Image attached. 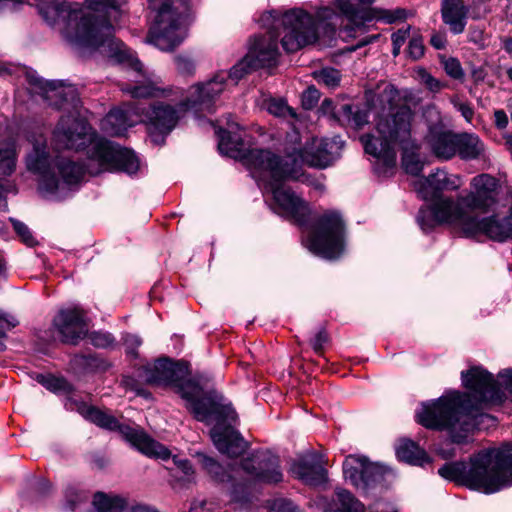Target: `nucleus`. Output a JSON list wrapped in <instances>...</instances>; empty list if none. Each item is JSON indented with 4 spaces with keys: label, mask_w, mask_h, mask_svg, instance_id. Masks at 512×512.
Masks as SVG:
<instances>
[{
    "label": "nucleus",
    "mask_w": 512,
    "mask_h": 512,
    "mask_svg": "<svg viewBox=\"0 0 512 512\" xmlns=\"http://www.w3.org/2000/svg\"><path fill=\"white\" fill-rule=\"evenodd\" d=\"M32 149L25 158L27 169L39 177V191L46 197L63 199L82 182L85 172L104 171L134 174L139 160L133 151L97 136L88 123L73 114L62 116L53 131L55 149L86 150L89 163H80L51 151L42 135L31 140Z\"/></svg>",
    "instance_id": "nucleus-1"
},
{
    "label": "nucleus",
    "mask_w": 512,
    "mask_h": 512,
    "mask_svg": "<svg viewBox=\"0 0 512 512\" xmlns=\"http://www.w3.org/2000/svg\"><path fill=\"white\" fill-rule=\"evenodd\" d=\"M461 379L469 392L447 391L437 400L423 403L416 418L426 428L446 431L452 443L465 445L470 442L478 419L494 421L482 410L488 404L501 403L504 394L493 375L482 367L463 371Z\"/></svg>",
    "instance_id": "nucleus-2"
},
{
    "label": "nucleus",
    "mask_w": 512,
    "mask_h": 512,
    "mask_svg": "<svg viewBox=\"0 0 512 512\" xmlns=\"http://www.w3.org/2000/svg\"><path fill=\"white\" fill-rule=\"evenodd\" d=\"M339 19L340 15L329 7L320 8L316 20L301 9H291L281 16L276 11L264 13L259 22L267 33L254 38L247 55L231 68L226 77L237 84L250 70L274 65L279 55L277 38L281 34L283 49L296 52L315 43L320 33L332 36Z\"/></svg>",
    "instance_id": "nucleus-3"
},
{
    "label": "nucleus",
    "mask_w": 512,
    "mask_h": 512,
    "mask_svg": "<svg viewBox=\"0 0 512 512\" xmlns=\"http://www.w3.org/2000/svg\"><path fill=\"white\" fill-rule=\"evenodd\" d=\"M38 10L45 22L57 29L78 52L99 51L113 63L141 72L142 64L114 36V27L107 18L85 11L79 3L57 0H40Z\"/></svg>",
    "instance_id": "nucleus-4"
},
{
    "label": "nucleus",
    "mask_w": 512,
    "mask_h": 512,
    "mask_svg": "<svg viewBox=\"0 0 512 512\" xmlns=\"http://www.w3.org/2000/svg\"><path fill=\"white\" fill-rule=\"evenodd\" d=\"M186 376V366L164 358L146 368L145 378L150 384L174 387L197 420L214 423L210 436L216 448H249L253 445L252 440L245 439L231 425H225L226 421L236 417L231 403L216 391L204 395L201 386Z\"/></svg>",
    "instance_id": "nucleus-5"
},
{
    "label": "nucleus",
    "mask_w": 512,
    "mask_h": 512,
    "mask_svg": "<svg viewBox=\"0 0 512 512\" xmlns=\"http://www.w3.org/2000/svg\"><path fill=\"white\" fill-rule=\"evenodd\" d=\"M377 100L383 112L376 120V135H363L361 141L365 152L382 164L383 172L393 169L396 164L397 148L406 149L412 140L414 113L407 105H399L398 90L385 85Z\"/></svg>",
    "instance_id": "nucleus-6"
},
{
    "label": "nucleus",
    "mask_w": 512,
    "mask_h": 512,
    "mask_svg": "<svg viewBox=\"0 0 512 512\" xmlns=\"http://www.w3.org/2000/svg\"><path fill=\"white\" fill-rule=\"evenodd\" d=\"M438 473L486 494L495 493L512 486V450H479L469 463L449 462Z\"/></svg>",
    "instance_id": "nucleus-7"
},
{
    "label": "nucleus",
    "mask_w": 512,
    "mask_h": 512,
    "mask_svg": "<svg viewBox=\"0 0 512 512\" xmlns=\"http://www.w3.org/2000/svg\"><path fill=\"white\" fill-rule=\"evenodd\" d=\"M229 131L220 129L218 131L220 153L231 157L241 158L243 164L250 170L253 178L263 186L275 185L279 181L299 180L302 176L298 161L293 154L281 158L268 149H250L242 153L239 137L233 136L232 131L238 124L228 122Z\"/></svg>",
    "instance_id": "nucleus-8"
},
{
    "label": "nucleus",
    "mask_w": 512,
    "mask_h": 512,
    "mask_svg": "<svg viewBox=\"0 0 512 512\" xmlns=\"http://www.w3.org/2000/svg\"><path fill=\"white\" fill-rule=\"evenodd\" d=\"M499 188L497 178L487 173L479 174L471 179L466 195H458L456 200L441 198L435 207L436 217L458 226L466 222V218L476 217L475 211L488 212L497 203Z\"/></svg>",
    "instance_id": "nucleus-9"
},
{
    "label": "nucleus",
    "mask_w": 512,
    "mask_h": 512,
    "mask_svg": "<svg viewBox=\"0 0 512 512\" xmlns=\"http://www.w3.org/2000/svg\"><path fill=\"white\" fill-rule=\"evenodd\" d=\"M156 11L146 42L162 51H171L187 36L189 0H148Z\"/></svg>",
    "instance_id": "nucleus-10"
},
{
    "label": "nucleus",
    "mask_w": 512,
    "mask_h": 512,
    "mask_svg": "<svg viewBox=\"0 0 512 512\" xmlns=\"http://www.w3.org/2000/svg\"><path fill=\"white\" fill-rule=\"evenodd\" d=\"M462 185L461 176L449 174L441 169L414 182V188L418 195L425 201L432 202L430 206L422 207L418 212L417 222L423 231H428L438 224H448L446 220L437 219L435 207L441 198H450L443 195L444 191H456Z\"/></svg>",
    "instance_id": "nucleus-11"
},
{
    "label": "nucleus",
    "mask_w": 512,
    "mask_h": 512,
    "mask_svg": "<svg viewBox=\"0 0 512 512\" xmlns=\"http://www.w3.org/2000/svg\"><path fill=\"white\" fill-rule=\"evenodd\" d=\"M344 222L335 211L323 213L311 235L306 240L307 248L315 255L326 258H338L344 250Z\"/></svg>",
    "instance_id": "nucleus-12"
},
{
    "label": "nucleus",
    "mask_w": 512,
    "mask_h": 512,
    "mask_svg": "<svg viewBox=\"0 0 512 512\" xmlns=\"http://www.w3.org/2000/svg\"><path fill=\"white\" fill-rule=\"evenodd\" d=\"M188 106V101L156 102L148 110L140 107L139 120L146 123L152 142L160 145L185 116Z\"/></svg>",
    "instance_id": "nucleus-13"
},
{
    "label": "nucleus",
    "mask_w": 512,
    "mask_h": 512,
    "mask_svg": "<svg viewBox=\"0 0 512 512\" xmlns=\"http://www.w3.org/2000/svg\"><path fill=\"white\" fill-rule=\"evenodd\" d=\"M81 415L100 428L117 431L135 448H157L154 440L139 426L121 424L109 410H102L94 406H82Z\"/></svg>",
    "instance_id": "nucleus-14"
},
{
    "label": "nucleus",
    "mask_w": 512,
    "mask_h": 512,
    "mask_svg": "<svg viewBox=\"0 0 512 512\" xmlns=\"http://www.w3.org/2000/svg\"><path fill=\"white\" fill-rule=\"evenodd\" d=\"M343 473L355 487L365 490L383 482L386 476L392 474V470L385 465L369 462L360 454H351L343 462Z\"/></svg>",
    "instance_id": "nucleus-15"
},
{
    "label": "nucleus",
    "mask_w": 512,
    "mask_h": 512,
    "mask_svg": "<svg viewBox=\"0 0 512 512\" xmlns=\"http://www.w3.org/2000/svg\"><path fill=\"white\" fill-rule=\"evenodd\" d=\"M466 219V222H463L457 227H459L467 237L485 235L491 240L498 242H504L508 239H512V207L510 214L504 218L492 215L482 218L476 216Z\"/></svg>",
    "instance_id": "nucleus-16"
},
{
    "label": "nucleus",
    "mask_w": 512,
    "mask_h": 512,
    "mask_svg": "<svg viewBox=\"0 0 512 512\" xmlns=\"http://www.w3.org/2000/svg\"><path fill=\"white\" fill-rule=\"evenodd\" d=\"M342 147L343 142L339 137L332 139L313 138L303 149L294 151L293 156L297 159L300 168L301 164L326 168L340 156Z\"/></svg>",
    "instance_id": "nucleus-17"
},
{
    "label": "nucleus",
    "mask_w": 512,
    "mask_h": 512,
    "mask_svg": "<svg viewBox=\"0 0 512 512\" xmlns=\"http://www.w3.org/2000/svg\"><path fill=\"white\" fill-rule=\"evenodd\" d=\"M240 468L251 477L267 483L282 480L278 460L260 450H242Z\"/></svg>",
    "instance_id": "nucleus-18"
},
{
    "label": "nucleus",
    "mask_w": 512,
    "mask_h": 512,
    "mask_svg": "<svg viewBox=\"0 0 512 512\" xmlns=\"http://www.w3.org/2000/svg\"><path fill=\"white\" fill-rule=\"evenodd\" d=\"M285 181H279L275 185H269L264 190L271 193L274 200V209L277 213L294 219L297 223L303 224L308 214V206L303 199L296 195Z\"/></svg>",
    "instance_id": "nucleus-19"
},
{
    "label": "nucleus",
    "mask_w": 512,
    "mask_h": 512,
    "mask_svg": "<svg viewBox=\"0 0 512 512\" xmlns=\"http://www.w3.org/2000/svg\"><path fill=\"white\" fill-rule=\"evenodd\" d=\"M53 325L61 341L68 344H77L88 333L85 312L76 306L60 310L53 320Z\"/></svg>",
    "instance_id": "nucleus-20"
},
{
    "label": "nucleus",
    "mask_w": 512,
    "mask_h": 512,
    "mask_svg": "<svg viewBox=\"0 0 512 512\" xmlns=\"http://www.w3.org/2000/svg\"><path fill=\"white\" fill-rule=\"evenodd\" d=\"M327 464L324 454L311 452L293 461L290 472L306 484L319 485L326 481Z\"/></svg>",
    "instance_id": "nucleus-21"
},
{
    "label": "nucleus",
    "mask_w": 512,
    "mask_h": 512,
    "mask_svg": "<svg viewBox=\"0 0 512 512\" xmlns=\"http://www.w3.org/2000/svg\"><path fill=\"white\" fill-rule=\"evenodd\" d=\"M30 83L40 90L44 100L49 105L57 108L75 107L76 89L62 82L46 81L41 78L31 77Z\"/></svg>",
    "instance_id": "nucleus-22"
},
{
    "label": "nucleus",
    "mask_w": 512,
    "mask_h": 512,
    "mask_svg": "<svg viewBox=\"0 0 512 512\" xmlns=\"http://www.w3.org/2000/svg\"><path fill=\"white\" fill-rule=\"evenodd\" d=\"M198 461L203 469L209 473L212 478L218 482H232L230 496L232 501L244 503L248 500V485L246 482H234V477L213 457L204 452L197 453Z\"/></svg>",
    "instance_id": "nucleus-23"
},
{
    "label": "nucleus",
    "mask_w": 512,
    "mask_h": 512,
    "mask_svg": "<svg viewBox=\"0 0 512 512\" xmlns=\"http://www.w3.org/2000/svg\"><path fill=\"white\" fill-rule=\"evenodd\" d=\"M140 107L128 104L124 108L112 109L101 121V129L111 136H121L129 128L140 122Z\"/></svg>",
    "instance_id": "nucleus-24"
},
{
    "label": "nucleus",
    "mask_w": 512,
    "mask_h": 512,
    "mask_svg": "<svg viewBox=\"0 0 512 512\" xmlns=\"http://www.w3.org/2000/svg\"><path fill=\"white\" fill-rule=\"evenodd\" d=\"M226 80V74L219 73L207 83L194 86L191 93L193 99L188 100V103L200 111L213 112V101L224 91Z\"/></svg>",
    "instance_id": "nucleus-25"
},
{
    "label": "nucleus",
    "mask_w": 512,
    "mask_h": 512,
    "mask_svg": "<svg viewBox=\"0 0 512 512\" xmlns=\"http://www.w3.org/2000/svg\"><path fill=\"white\" fill-rule=\"evenodd\" d=\"M150 459L160 461L177 481L189 482L194 474L191 463L179 455H172L171 450H140Z\"/></svg>",
    "instance_id": "nucleus-26"
},
{
    "label": "nucleus",
    "mask_w": 512,
    "mask_h": 512,
    "mask_svg": "<svg viewBox=\"0 0 512 512\" xmlns=\"http://www.w3.org/2000/svg\"><path fill=\"white\" fill-rule=\"evenodd\" d=\"M141 79L133 80V84H123L121 90L132 98H166L172 95L171 88L160 86V81L140 73Z\"/></svg>",
    "instance_id": "nucleus-27"
},
{
    "label": "nucleus",
    "mask_w": 512,
    "mask_h": 512,
    "mask_svg": "<svg viewBox=\"0 0 512 512\" xmlns=\"http://www.w3.org/2000/svg\"><path fill=\"white\" fill-rule=\"evenodd\" d=\"M469 7L463 0H442L441 17L453 34H461L466 27Z\"/></svg>",
    "instance_id": "nucleus-28"
},
{
    "label": "nucleus",
    "mask_w": 512,
    "mask_h": 512,
    "mask_svg": "<svg viewBox=\"0 0 512 512\" xmlns=\"http://www.w3.org/2000/svg\"><path fill=\"white\" fill-rule=\"evenodd\" d=\"M460 134L450 131L432 130L428 142L434 155L442 160H449L457 155Z\"/></svg>",
    "instance_id": "nucleus-29"
},
{
    "label": "nucleus",
    "mask_w": 512,
    "mask_h": 512,
    "mask_svg": "<svg viewBox=\"0 0 512 512\" xmlns=\"http://www.w3.org/2000/svg\"><path fill=\"white\" fill-rule=\"evenodd\" d=\"M336 501L339 503V509L342 512H366L362 503H360L347 490L339 489L336 492ZM367 512H397L393 506L384 501H377L371 505Z\"/></svg>",
    "instance_id": "nucleus-30"
},
{
    "label": "nucleus",
    "mask_w": 512,
    "mask_h": 512,
    "mask_svg": "<svg viewBox=\"0 0 512 512\" xmlns=\"http://www.w3.org/2000/svg\"><path fill=\"white\" fill-rule=\"evenodd\" d=\"M333 4L355 27H360L377 17L374 9L355 7L350 0H334Z\"/></svg>",
    "instance_id": "nucleus-31"
},
{
    "label": "nucleus",
    "mask_w": 512,
    "mask_h": 512,
    "mask_svg": "<svg viewBox=\"0 0 512 512\" xmlns=\"http://www.w3.org/2000/svg\"><path fill=\"white\" fill-rule=\"evenodd\" d=\"M485 145L473 133H460L457 155L463 160H473L484 155Z\"/></svg>",
    "instance_id": "nucleus-32"
},
{
    "label": "nucleus",
    "mask_w": 512,
    "mask_h": 512,
    "mask_svg": "<svg viewBox=\"0 0 512 512\" xmlns=\"http://www.w3.org/2000/svg\"><path fill=\"white\" fill-rule=\"evenodd\" d=\"M127 498L116 495L97 492L93 498V506L97 512H123L128 508Z\"/></svg>",
    "instance_id": "nucleus-33"
},
{
    "label": "nucleus",
    "mask_w": 512,
    "mask_h": 512,
    "mask_svg": "<svg viewBox=\"0 0 512 512\" xmlns=\"http://www.w3.org/2000/svg\"><path fill=\"white\" fill-rule=\"evenodd\" d=\"M17 152L15 142L0 145V176H10L16 168Z\"/></svg>",
    "instance_id": "nucleus-34"
},
{
    "label": "nucleus",
    "mask_w": 512,
    "mask_h": 512,
    "mask_svg": "<svg viewBox=\"0 0 512 512\" xmlns=\"http://www.w3.org/2000/svg\"><path fill=\"white\" fill-rule=\"evenodd\" d=\"M396 457L400 462L420 467H425L433 461V457L426 450H396Z\"/></svg>",
    "instance_id": "nucleus-35"
},
{
    "label": "nucleus",
    "mask_w": 512,
    "mask_h": 512,
    "mask_svg": "<svg viewBox=\"0 0 512 512\" xmlns=\"http://www.w3.org/2000/svg\"><path fill=\"white\" fill-rule=\"evenodd\" d=\"M418 147L414 142H411L406 149L403 150L402 165L408 174L417 176L423 169V163L420 161L418 155L414 153Z\"/></svg>",
    "instance_id": "nucleus-36"
},
{
    "label": "nucleus",
    "mask_w": 512,
    "mask_h": 512,
    "mask_svg": "<svg viewBox=\"0 0 512 512\" xmlns=\"http://www.w3.org/2000/svg\"><path fill=\"white\" fill-rule=\"evenodd\" d=\"M88 496L86 492L81 490L79 487L75 485H68L64 490V505L63 508L66 511L72 512L77 509V507L86 502Z\"/></svg>",
    "instance_id": "nucleus-37"
},
{
    "label": "nucleus",
    "mask_w": 512,
    "mask_h": 512,
    "mask_svg": "<svg viewBox=\"0 0 512 512\" xmlns=\"http://www.w3.org/2000/svg\"><path fill=\"white\" fill-rule=\"evenodd\" d=\"M37 382L42 384L46 389L54 393H70L72 386L70 383L62 377H55L53 375L39 374L36 377Z\"/></svg>",
    "instance_id": "nucleus-38"
},
{
    "label": "nucleus",
    "mask_w": 512,
    "mask_h": 512,
    "mask_svg": "<svg viewBox=\"0 0 512 512\" xmlns=\"http://www.w3.org/2000/svg\"><path fill=\"white\" fill-rule=\"evenodd\" d=\"M314 75L318 83L328 88H335L340 83V72L334 68H323Z\"/></svg>",
    "instance_id": "nucleus-39"
},
{
    "label": "nucleus",
    "mask_w": 512,
    "mask_h": 512,
    "mask_svg": "<svg viewBox=\"0 0 512 512\" xmlns=\"http://www.w3.org/2000/svg\"><path fill=\"white\" fill-rule=\"evenodd\" d=\"M340 113L347 120L348 123L361 127L367 122V114L363 111H354L353 107L349 104H344L340 107Z\"/></svg>",
    "instance_id": "nucleus-40"
},
{
    "label": "nucleus",
    "mask_w": 512,
    "mask_h": 512,
    "mask_svg": "<svg viewBox=\"0 0 512 512\" xmlns=\"http://www.w3.org/2000/svg\"><path fill=\"white\" fill-rule=\"evenodd\" d=\"M267 111L278 117H285L287 115L293 118L296 117L295 112L282 99H270L267 102Z\"/></svg>",
    "instance_id": "nucleus-41"
},
{
    "label": "nucleus",
    "mask_w": 512,
    "mask_h": 512,
    "mask_svg": "<svg viewBox=\"0 0 512 512\" xmlns=\"http://www.w3.org/2000/svg\"><path fill=\"white\" fill-rule=\"evenodd\" d=\"M10 221L13 224V228H14L15 232L19 235L21 240L26 245L33 246L36 243L32 233L30 232L27 225H25L23 222H20L16 219H13V218H10Z\"/></svg>",
    "instance_id": "nucleus-42"
},
{
    "label": "nucleus",
    "mask_w": 512,
    "mask_h": 512,
    "mask_svg": "<svg viewBox=\"0 0 512 512\" xmlns=\"http://www.w3.org/2000/svg\"><path fill=\"white\" fill-rule=\"evenodd\" d=\"M418 77H419V80L421 81V83H423L432 92H438L443 87H445L444 84H442L439 80L434 78L431 74H429L424 69H420L418 71Z\"/></svg>",
    "instance_id": "nucleus-43"
},
{
    "label": "nucleus",
    "mask_w": 512,
    "mask_h": 512,
    "mask_svg": "<svg viewBox=\"0 0 512 512\" xmlns=\"http://www.w3.org/2000/svg\"><path fill=\"white\" fill-rule=\"evenodd\" d=\"M445 72L454 79H462L464 76L460 62L455 58H449L444 62Z\"/></svg>",
    "instance_id": "nucleus-44"
},
{
    "label": "nucleus",
    "mask_w": 512,
    "mask_h": 512,
    "mask_svg": "<svg viewBox=\"0 0 512 512\" xmlns=\"http://www.w3.org/2000/svg\"><path fill=\"white\" fill-rule=\"evenodd\" d=\"M177 70L182 74H191L194 70V63L193 61L183 55H178L174 58Z\"/></svg>",
    "instance_id": "nucleus-45"
},
{
    "label": "nucleus",
    "mask_w": 512,
    "mask_h": 512,
    "mask_svg": "<svg viewBox=\"0 0 512 512\" xmlns=\"http://www.w3.org/2000/svg\"><path fill=\"white\" fill-rule=\"evenodd\" d=\"M408 53L413 59H419L424 54V45L420 37L410 39Z\"/></svg>",
    "instance_id": "nucleus-46"
},
{
    "label": "nucleus",
    "mask_w": 512,
    "mask_h": 512,
    "mask_svg": "<svg viewBox=\"0 0 512 512\" xmlns=\"http://www.w3.org/2000/svg\"><path fill=\"white\" fill-rule=\"evenodd\" d=\"M91 340L93 345L101 348L108 347L113 343V337L107 333H93Z\"/></svg>",
    "instance_id": "nucleus-47"
},
{
    "label": "nucleus",
    "mask_w": 512,
    "mask_h": 512,
    "mask_svg": "<svg viewBox=\"0 0 512 512\" xmlns=\"http://www.w3.org/2000/svg\"><path fill=\"white\" fill-rule=\"evenodd\" d=\"M272 512H294L295 507L291 501L286 499H276L271 504Z\"/></svg>",
    "instance_id": "nucleus-48"
},
{
    "label": "nucleus",
    "mask_w": 512,
    "mask_h": 512,
    "mask_svg": "<svg viewBox=\"0 0 512 512\" xmlns=\"http://www.w3.org/2000/svg\"><path fill=\"white\" fill-rule=\"evenodd\" d=\"M328 341V335L325 330H320L311 341V345L316 353L323 350L325 343Z\"/></svg>",
    "instance_id": "nucleus-49"
},
{
    "label": "nucleus",
    "mask_w": 512,
    "mask_h": 512,
    "mask_svg": "<svg viewBox=\"0 0 512 512\" xmlns=\"http://www.w3.org/2000/svg\"><path fill=\"white\" fill-rule=\"evenodd\" d=\"M127 510L128 512H160L155 506L142 502L128 504Z\"/></svg>",
    "instance_id": "nucleus-50"
},
{
    "label": "nucleus",
    "mask_w": 512,
    "mask_h": 512,
    "mask_svg": "<svg viewBox=\"0 0 512 512\" xmlns=\"http://www.w3.org/2000/svg\"><path fill=\"white\" fill-rule=\"evenodd\" d=\"M410 27H406L404 29H399L395 33L392 34V44L402 45L405 43L407 38L409 37Z\"/></svg>",
    "instance_id": "nucleus-51"
},
{
    "label": "nucleus",
    "mask_w": 512,
    "mask_h": 512,
    "mask_svg": "<svg viewBox=\"0 0 512 512\" xmlns=\"http://www.w3.org/2000/svg\"><path fill=\"white\" fill-rule=\"evenodd\" d=\"M498 376L501 384L512 394V369H505Z\"/></svg>",
    "instance_id": "nucleus-52"
},
{
    "label": "nucleus",
    "mask_w": 512,
    "mask_h": 512,
    "mask_svg": "<svg viewBox=\"0 0 512 512\" xmlns=\"http://www.w3.org/2000/svg\"><path fill=\"white\" fill-rule=\"evenodd\" d=\"M455 107L468 122H471L474 110L468 103H455Z\"/></svg>",
    "instance_id": "nucleus-53"
},
{
    "label": "nucleus",
    "mask_w": 512,
    "mask_h": 512,
    "mask_svg": "<svg viewBox=\"0 0 512 512\" xmlns=\"http://www.w3.org/2000/svg\"><path fill=\"white\" fill-rule=\"evenodd\" d=\"M18 324V321L11 315L3 314L0 312V328L12 329Z\"/></svg>",
    "instance_id": "nucleus-54"
},
{
    "label": "nucleus",
    "mask_w": 512,
    "mask_h": 512,
    "mask_svg": "<svg viewBox=\"0 0 512 512\" xmlns=\"http://www.w3.org/2000/svg\"><path fill=\"white\" fill-rule=\"evenodd\" d=\"M495 124L499 129L506 128L508 124V117L503 110H497L494 113Z\"/></svg>",
    "instance_id": "nucleus-55"
},
{
    "label": "nucleus",
    "mask_w": 512,
    "mask_h": 512,
    "mask_svg": "<svg viewBox=\"0 0 512 512\" xmlns=\"http://www.w3.org/2000/svg\"><path fill=\"white\" fill-rule=\"evenodd\" d=\"M430 43L436 49H443L446 46V38L442 34H434L431 37Z\"/></svg>",
    "instance_id": "nucleus-56"
},
{
    "label": "nucleus",
    "mask_w": 512,
    "mask_h": 512,
    "mask_svg": "<svg viewBox=\"0 0 512 512\" xmlns=\"http://www.w3.org/2000/svg\"><path fill=\"white\" fill-rule=\"evenodd\" d=\"M318 98H319V93H318L317 89H315V88H309L304 93V100L305 99L309 100V107L313 106L317 102Z\"/></svg>",
    "instance_id": "nucleus-57"
},
{
    "label": "nucleus",
    "mask_w": 512,
    "mask_h": 512,
    "mask_svg": "<svg viewBox=\"0 0 512 512\" xmlns=\"http://www.w3.org/2000/svg\"><path fill=\"white\" fill-rule=\"evenodd\" d=\"M397 448H419V445L416 444L413 440L403 437L399 440V446Z\"/></svg>",
    "instance_id": "nucleus-58"
},
{
    "label": "nucleus",
    "mask_w": 512,
    "mask_h": 512,
    "mask_svg": "<svg viewBox=\"0 0 512 512\" xmlns=\"http://www.w3.org/2000/svg\"><path fill=\"white\" fill-rule=\"evenodd\" d=\"M109 461L105 457H94L92 460V464L95 468L103 469L108 465Z\"/></svg>",
    "instance_id": "nucleus-59"
},
{
    "label": "nucleus",
    "mask_w": 512,
    "mask_h": 512,
    "mask_svg": "<svg viewBox=\"0 0 512 512\" xmlns=\"http://www.w3.org/2000/svg\"><path fill=\"white\" fill-rule=\"evenodd\" d=\"M105 5L110 6L112 8H120L125 0H101Z\"/></svg>",
    "instance_id": "nucleus-60"
},
{
    "label": "nucleus",
    "mask_w": 512,
    "mask_h": 512,
    "mask_svg": "<svg viewBox=\"0 0 512 512\" xmlns=\"http://www.w3.org/2000/svg\"><path fill=\"white\" fill-rule=\"evenodd\" d=\"M404 14H405L404 10H397L394 12L393 15H390L387 18V22L392 23L398 19H402V18H404Z\"/></svg>",
    "instance_id": "nucleus-61"
},
{
    "label": "nucleus",
    "mask_w": 512,
    "mask_h": 512,
    "mask_svg": "<svg viewBox=\"0 0 512 512\" xmlns=\"http://www.w3.org/2000/svg\"><path fill=\"white\" fill-rule=\"evenodd\" d=\"M126 342L131 346L138 347L141 345V339L138 336L130 335L127 337Z\"/></svg>",
    "instance_id": "nucleus-62"
},
{
    "label": "nucleus",
    "mask_w": 512,
    "mask_h": 512,
    "mask_svg": "<svg viewBox=\"0 0 512 512\" xmlns=\"http://www.w3.org/2000/svg\"><path fill=\"white\" fill-rule=\"evenodd\" d=\"M438 452V455L444 459V460H448L452 457H454V450H436Z\"/></svg>",
    "instance_id": "nucleus-63"
},
{
    "label": "nucleus",
    "mask_w": 512,
    "mask_h": 512,
    "mask_svg": "<svg viewBox=\"0 0 512 512\" xmlns=\"http://www.w3.org/2000/svg\"><path fill=\"white\" fill-rule=\"evenodd\" d=\"M503 48L508 52L512 53V38L506 37L502 40Z\"/></svg>",
    "instance_id": "nucleus-64"
}]
</instances>
